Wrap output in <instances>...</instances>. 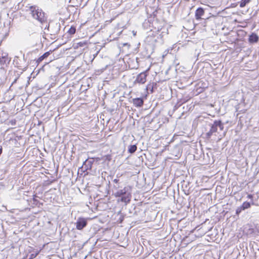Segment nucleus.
Masks as SVG:
<instances>
[{
	"label": "nucleus",
	"mask_w": 259,
	"mask_h": 259,
	"mask_svg": "<svg viewBox=\"0 0 259 259\" xmlns=\"http://www.w3.org/2000/svg\"><path fill=\"white\" fill-rule=\"evenodd\" d=\"M137 149V147L136 145H130L128 147V152L130 153H134Z\"/></svg>",
	"instance_id": "ddd939ff"
},
{
	"label": "nucleus",
	"mask_w": 259,
	"mask_h": 259,
	"mask_svg": "<svg viewBox=\"0 0 259 259\" xmlns=\"http://www.w3.org/2000/svg\"><path fill=\"white\" fill-rule=\"evenodd\" d=\"M88 44V42L87 41H80L76 44V48H78L79 47H82L85 45H87Z\"/></svg>",
	"instance_id": "dca6fc26"
},
{
	"label": "nucleus",
	"mask_w": 259,
	"mask_h": 259,
	"mask_svg": "<svg viewBox=\"0 0 259 259\" xmlns=\"http://www.w3.org/2000/svg\"><path fill=\"white\" fill-rule=\"evenodd\" d=\"M105 158V160L110 161L111 160V155H106L104 157Z\"/></svg>",
	"instance_id": "6ab92c4d"
},
{
	"label": "nucleus",
	"mask_w": 259,
	"mask_h": 259,
	"mask_svg": "<svg viewBox=\"0 0 259 259\" xmlns=\"http://www.w3.org/2000/svg\"><path fill=\"white\" fill-rule=\"evenodd\" d=\"M249 230H250V233H251L254 232V229H253V228L249 229Z\"/></svg>",
	"instance_id": "5701e85b"
},
{
	"label": "nucleus",
	"mask_w": 259,
	"mask_h": 259,
	"mask_svg": "<svg viewBox=\"0 0 259 259\" xmlns=\"http://www.w3.org/2000/svg\"><path fill=\"white\" fill-rule=\"evenodd\" d=\"M126 194V191L125 189L117 191L115 194L114 196L115 197H120Z\"/></svg>",
	"instance_id": "f8f14e48"
},
{
	"label": "nucleus",
	"mask_w": 259,
	"mask_h": 259,
	"mask_svg": "<svg viewBox=\"0 0 259 259\" xmlns=\"http://www.w3.org/2000/svg\"><path fill=\"white\" fill-rule=\"evenodd\" d=\"M29 10L30 11L31 15L34 19H37L41 23H43L46 21L45 13L41 9H38L36 6H30L29 7Z\"/></svg>",
	"instance_id": "f257e3e1"
},
{
	"label": "nucleus",
	"mask_w": 259,
	"mask_h": 259,
	"mask_svg": "<svg viewBox=\"0 0 259 259\" xmlns=\"http://www.w3.org/2000/svg\"><path fill=\"white\" fill-rule=\"evenodd\" d=\"M87 225V220L84 218H79L76 223V228L77 230H81Z\"/></svg>",
	"instance_id": "20e7f679"
},
{
	"label": "nucleus",
	"mask_w": 259,
	"mask_h": 259,
	"mask_svg": "<svg viewBox=\"0 0 259 259\" xmlns=\"http://www.w3.org/2000/svg\"><path fill=\"white\" fill-rule=\"evenodd\" d=\"M242 210H243V209H242L241 206L238 207L236 211V214H239Z\"/></svg>",
	"instance_id": "a211bd4d"
},
{
	"label": "nucleus",
	"mask_w": 259,
	"mask_h": 259,
	"mask_svg": "<svg viewBox=\"0 0 259 259\" xmlns=\"http://www.w3.org/2000/svg\"><path fill=\"white\" fill-rule=\"evenodd\" d=\"M218 127L221 131L224 129L223 124L220 120H215L211 124L210 130L206 134V138L208 139H210L212 134L217 132Z\"/></svg>",
	"instance_id": "f03ea898"
},
{
	"label": "nucleus",
	"mask_w": 259,
	"mask_h": 259,
	"mask_svg": "<svg viewBox=\"0 0 259 259\" xmlns=\"http://www.w3.org/2000/svg\"><path fill=\"white\" fill-rule=\"evenodd\" d=\"M3 148L2 147H0V155L2 153Z\"/></svg>",
	"instance_id": "b1692460"
},
{
	"label": "nucleus",
	"mask_w": 259,
	"mask_h": 259,
	"mask_svg": "<svg viewBox=\"0 0 259 259\" xmlns=\"http://www.w3.org/2000/svg\"><path fill=\"white\" fill-rule=\"evenodd\" d=\"M251 204L249 202L245 201L241 205L242 209L243 210H245L246 209H248L250 207Z\"/></svg>",
	"instance_id": "4468645a"
},
{
	"label": "nucleus",
	"mask_w": 259,
	"mask_h": 259,
	"mask_svg": "<svg viewBox=\"0 0 259 259\" xmlns=\"http://www.w3.org/2000/svg\"><path fill=\"white\" fill-rule=\"evenodd\" d=\"M76 32V27L74 26H71L67 31V33L70 35H73Z\"/></svg>",
	"instance_id": "2eb2a0df"
},
{
	"label": "nucleus",
	"mask_w": 259,
	"mask_h": 259,
	"mask_svg": "<svg viewBox=\"0 0 259 259\" xmlns=\"http://www.w3.org/2000/svg\"><path fill=\"white\" fill-rule=\"evenodd\" d=\"M248 40L251 43L257 42L258 40V36L255 33H252L249 35Z\"/></svg>",
	"instance_id": "9d476101"
},
{
	"label": "nucleus",
	"mask_w": 259,
	"mask_h": 259,
	"mask_svg": "<svg viewBox=\"0 0 259 259\" xmlns=\"http://www.w3.org/2000/svg\"><path fill=\"white\" fill-rule=\"evenodd\" d=\"M134 105L137 107H141L144 104L143 100L140 98L134 99L133 100Z\"/></svg>",
	"instance_id": "6e6552de"
},
{
	"label": "nucleus",
	"mask_w": 259,
	"mask_h": 259,
	"mask_svg": "<svg viewBox=\"0 0 259 259\" xmlns=\"http://www.w3.org/2000/svg\"><path fill=\"white\" fill-rule=\"evenodd\" d=\"M10 60L6 53H0V64L1 65H7L10 62Z\"/></svg>",
	"instance_id": "39448f33"
},
{
	"label": "nucleus",
	"mask_w": 259,
	"mask_h": 259,
	"mask_svg": "<svg viewBox=\"0 0 259 259\" xmlns=\"http://www.w3.org/2000/svg\"><path fill=\"white\" fill-rule=\"evenodd\" d=\"M37 254H38V253H36V254H35V255H33V254H32L31 255V257H30V258L31 259V258H33L35 257Z\"/></svg>",
	"instance_id": "412c9836"
},
{
	"label": "nucleus",
	"mask_w": 259,
	"mask_h": 259,
	"mask_svg": "<svg viewBox=\"0 0 259 259\" xmlns=\"http://www.w3.org/2000/svg\"><path fill=\"white\" fill-rule=\"evenodd\" d=\"M52 52V51L50 50V51L45 53L42 56L39 57L36 60V63H37V65H38L44 59L47 58Z\"/></svg>",
	"instance_id": "1a4fd4ad"
},
{
	"label": "nucleus",
	"mask_w": 259,
	"mask_h": 259,
	"mask_svg": "<svg viewBox=\"0 0 259 259\" xmlns=\"http://www.w3.org/2000/svg\"><path fill=\"white\" fill-rule=\"evenodd\" d=\"M118 180H117V179H114V182H115V183H118Z\"/></svg>",
	"instance_id": "393cba45"
},
{
	"label": "nucleus",
	"mask_w": 259,
	"mask_h": 259,
	"mask_svg": "<svg viewBox=\"0 0 259 259\" xmlns=\"http://www.w3.org/2000/svg\"><path fill=\"white\" fill-rule=\"evenodd\" d=\"M131 195L130 194H125L121 197L120 199L118 200V202L121 201L125 204L128 203L131 201Z\"/></svg>",
	"instance_id": "0eeeda50"
},
{
	"label": "nucleus",
	"mask_w": 259,
	"mask_h": 259,
	"mask_svg": "<svg viewBox=\"0 0 259 259\" xmlns=\"http://www.w3.org/2000/svg\"><path fill=\"white\" fill-rule=\"evenodd\" d=\"M156 85V83L155 82H152V83H149L147 84L146 87V90H150L151 93H153L154 92V88L155 87Z\"/></svg>",
	"instance_id": "9b49d317"
},
{
	"label": "nucleus",
	"mask_w": 259,
	"mask_h": 259,
	"mask_svg": "<svg viewBox=\"0 0 259 259\" xmlns=\"http://www.w3.org/2000/svg\"><path fill=\"white\" fill-rule=\"evenodd\" d=\"M204 14V9L202 8H198L195 14V17L196 20H199L202 19V16Z\"/></svg>",
	"instance_id": "423d86ee"
},
{
	"label": "nucleus",
	"mask_w": 259,
	"mask_h": 259,
	"mask_svg": "<svg viewBox=\"0 0 259 259\" xmlns=\"http://www.w3.org/2000/svg\"><path fill=\"white\" fill-rule=\"evenodd\" d=\"M251 0H241L240 3V7L241 8H243L245 6V5L250 2Z\"/></svg>",
	"instance_id": "f3484780"
},
{
	"label": "nucleus",
	"mask_w": 259,
	"mask_h": 259,
	"mask_svg": "<svg viewBox=\"0 0 259 259\" xmlns=\"http://www.w3.org/2000/svg\"><path fill=\"white\" fill-rule=\"evenodd\" d=\"M150 70V68H149L146 71L142 72L139 74L136 80L134 81L135 83H139V84H144L147 81V77L148 76V71Z\"/></svg>",
	"instance_id": "7ed1b4c3"
},
{
	"label": "nucleus",
	"mask_w": 259,
	"mask_h": 259,
	"mask_svg": "<svg viewBox=\"0 0 259 259\" xmlns=\"http://www.w3.org/2000/svg\"><path fill=\"white\" fill-rule=\"evenodd\" d=\"M247 198L250 199H252L253 198V195L251 194H249L247 196Z\"/></svg>",
	"instance_id": "aec40b11"
},
{
	"label": "nucleus",
	"mask_w": 259,
	"mask_h": 259,
	"mask_svg": "<svg viewBox=\"0 0 259 259\" xmlns=\"http://www.w3.org/2000/svg\"><path fill=\"white\" fill-rule=\"evenodd\" d=\"M11 123H12V124H15L16 123V120H14L13 121L12 120Z\"/></svg>",
	"instance_id": "4be33fe9"
}]
</instances>
